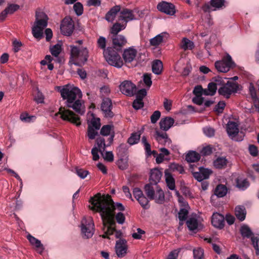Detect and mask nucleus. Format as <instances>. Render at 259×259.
<instances>
[{"instance_id": "obj_1", "label": "nucleus", "mask_w": 259, "mask_h": 259, "mask_svg": "<svg viewBox=\"0 0 259 259\" xmlns=\"http://www.w3.org/2000/svg\"><path fill=\"white\" fill-rule=\"evenodd\" d=\"M61 97L63 100H66V107H61L59 111L55 115H60L62 119L69 121L76 126L81 124L80 117L68 108H72L76 113L82 115L84 111L82 110V104L81 100L77 99V98H81L82 94L80 90L77 87L66 84L63 87L60 91Z\"/></svg>"}, {"instance_id": "obj_2", "label": "nucleus", "mask_w": 259, "mask_h": 259, "mask_svg": "<svg viewBox=\"0 0 259 259\" xmlns=\"http://www.w3.org/2000/svg\"><path fill=\"white\" fill-rule=\"evenodd\" d=\"M90 202L92 205L91 209L100 213L101 219L106 218L110 225H115V210L124 211V206L121 203H114L110 195H101L97 193L91 198Z\"/></svg>"}, {"instance_id": "obj_3", "label": "nucleus", "mask_w": 259, "mask_h": 259, "mask_svg": "<svg viewBox=\"0 0 259 259\" xmlns=\"http://www.w3.org/2000/svg\"><path fill=\"white\" fill-rule=\"evenodd\" d=\"M70 58L69 64L82 66L88 61L89 51L85 47L71 46Z\"/></svg>"}, {"instance_id": "obj_4", "label": "nucleus", "mask_w": 259, "mask_h": 259, "mask_svg": "<svg viewBox=\"0 0 259 259\" xmlns=\"http://www.w3.org/2000/svg\"><path fill=\"white\" fill-rule=\"evenodd\" d=\"M35 21L32 28V32L34 37L38 38L42 36L43 30L48 25V16L43 12L36 11Z\"/></svg>"}, {"instance_id": "obj_5", "label": "nucleus", "mask_w": 259, "mask_h": 259, "mask_svg": "<svg viewBox=\"0 0 259 259\" xmlns=\"http://www.w3.org/2000/svg\"><path fill=\"white\" fill-rule=\"evenodd\" d=\"M117 51L112 47H108L104 51V56L109 64L117 68H121L123 64V61Z\"/></svg>"}, {"instance_id": "obj_6", "label": "nucleus", "mask_w": 259, "mask_h": 259, "mask_svg": "<svg viewBox=\"0 0 259 259\" xmlns=\"http://www.w3.org/2000/svg\"><path fill=\"white\" fill-rule=\"evenodd\" d=\"M216 69L221 72H227L230 69L236 66L235 62L232 60L230 55L227 54L224 56L222 60L217 61L214 63Z\"/></svg>"}, {"instance_id": "obj_7", "label": "nucleus", "mask_w": 259, "mask_h": 259, "mask_svg": "<svg viewBox=\"0 0 259 259\" xmlns=\"http://www.w3.org/2000/svg\"><path fill=\"white\" fill-rule=\"evenodd\" d=\"M240 232L243 238H250L252 245L255 250L256 253L258 254L259 252L258 244L259 242V238L257 237H254L253 236V233L247 225H243L241 226L240 229Z\"/></svg>"}, {"instance_id": "obj_8", "label": "nucleus", "mask_w": 259, "mask_h": 259, "mask_svg": "<svg viewBox=\"0 0 259 259\" xmlns=\"http://www.w3.org/2000/svg\"><path fill=\"white\" fill-rule=\"evenodd\" d=\"M238 90L239 84L237 83L228 81L218 90V93L226 99H229L232 93H237Z\"/></svg>"}, {"instance_id": "obj_9", "label": "nucleus", "mask_w": 259, "mask_h": 259, "mask_svg": "<svg viewBox=\"0 0 259 259\" xmlns=\"http://www.w3.org/2000/svg\"><path fill=\"white\" fill-rule=\"evenodd\" d=\"M60 29L63 35H71L74 29V23L72 18L69 17H65L62 21Z\"/></svg>"}, {"instance_id": "obj_10", "label": "nucleus", "mask_w": 259, "mask_h": 259, "mask_svg": "<svg viewBox=\"0 0 259 259\" xmlns=\"http://www.w3.org/2000/svg\"><path fill=\"white\" fill-rule=\"evenodd\" d=\"M94 224L91 218L84 219L81 222V232L87 238L92 237L94 234Z\"/></svg>"}, {"instance_id": "obj_11", "label": "nucleus", "mask_w": 259, "mask_h": 259, "mask_svg": "<svg viewBox=\"0 0 259 259\" xmlns=\"http://www.w3.org/2000/svg\"><path fill=\"white\" fill-rule=\"evenodd\" d=\"M121 93L127 96L132 97L134 95L136 91V86L131 81L125 80L119 86Z\"/></svg>"}, {"instance_id": "obj_12", "label": "nucleus", "mask_w": 259, "mask_h": 259, "mask_svg": "<svg viewBox=\"0 0 259 259\" xmlns=\"http://www.w3.org/2000/svg\"><path fill=\"white\" fill-rule=\"evenodd\" d=\"M157 10L167 15L172 16L176 13L175 5L166 1H162L157 5Z\"/></svg>"}, {"instance_id": "obj_13", "label": "nucleus", "mask_w": 259, "mask_h": 259, "mask_svg": "<svg viewBox=\"0 0 259 259\" xmlns=\"http://www.w3.org/2000/svg\"><path fill=\"white\" fill-rule=\"evenodd\" d=\"M113 46L111 47L117 51H121L122 48L126 44L127 40L122 35L111 36Z\"/></svg>"}, {"instance_id": "obj_14", "label": "nucleus", "mask_w": 259, "mask_h": 259, "mask_svg": "<svg viewBox=\"0 0 259 259\" xmlns=\"http://www.w3.org/2000/svg\"><path fill=\"white\" fill-rule=\"evenodd\" d=\"M135 19V15L133 14V12L132 10L123 8L119 11V15L118 17L117 21L121 22L123 21V23H125L126 25L127 23L131 20Z\"/></svg>"}, {"instance_id": "obj_15", "label": "nucleus", "mask_w": 259, "mask_h": 259, "mask_svg": "<svg viewBox=\"0 0 259 259\" xmlns=\"http://www.w3.org/2000/svg\"><path fill=\"white\" fill-rule=\"evenodd\" d=\"M127 242L126 240L119 239L116 241L115 244V251L119 257H124L127 253Z\"/></svg>"}, {"instance_id": "obj_16", "label": "nucleus", "mask_w": 259, "mask_h": 259, "mask_svg": "<svg viewBox=\"0 0 259 259\" xmlns=\"http://www.w3.org/2000/svg\"><path fill=\"white\" fill-rule=\"evenodd\" d=\"M101 108L106 117L112 118L114 116V114L111 111L112 103L110 99L108 98L104 99Z\"/></svg>"}, {"instance_id": "obj_17", "label": "nucleus", "mask_w": 259, "mask_h": 259, "mask_svg": "<svg viewBox=\"0 0 259 259\" xmlns=\"http://www.w3.org/2000/svg\"><path fill=\"white\" fill-rule=\"evenodd\" d=\"M137 53V51L132 48L125 49L122 53V58L124 63L127 64L136 60Z\"/></svg>"}, {"instance_id": "obj_18", "label": "nucleus", "mask_w": 259, "mask_h": 259, "mask_svg": "<svg viewBox=\"0 0 259 259\" xmlns=\"http://www.w3.org/2000/svg\"><path fill=\"white\" fill-rule=\"evenodd\" d=\"M103 221V230L104 231V234L101 235L103 238H109L108 236L112 235L115 231V225H110L106 218L102 219Z\"/></svg>"}, {"instance_id": "obj_19", "label": "nucleus", "mask_w": 259, "mask_h": 259, "mask_svg": "<svg viewBox=\"0 0 259 259\" xmlns=\"http://www.w3.org/2000/svg\"><path fill=\"white\" fill-rule=\"evenodd\" d=\"M211 224L215 228L222 229L225 226V218L223 215L215 212L211 218Z\"/></svg>"}, {"instance_id": "obj_20", "label": "nucleus", "mask_w": 259, "mask_h": 259, "mask_svg": "<svg viewBox=\"0 0 259 259\" xmlns=\"http://www.w3.org/2000/svg\"><path fill=\"white\" fill-rule=\"evenodd\" d=\"M174 119L170 117L162 118L159 122L160 128L164 131H168L174 124Z\"/></svg>"}, {"instance_id": "obj_21", "label": "nucleus", "mask_w": 259, "mask_h": 259, "mask_svg": "<svg viewBox=\"0 0 259 259\" xmlns=\"http://www.w3.org/2000/svg\"><path fill=\"white\" fill-rule=\"evenodd\" d=\"M120 6L119 5H116L110 9V10L106 13L105 19L109 22H113L114 19L120 10Z\"/></svg>"}, {"instance_id": "obj_22", "label": "nucleus", "mask_w": 259, "mask_h": 259, "mask_svg": "<svg viewBox=\"0 0 259 259\" xmlns=\"http://www.w3.org/2000/svg\"><path fill=\"white\" fill-rule=\"evenodd\" d=\"M126 26L125 23H120V22L115 23L110 29V33L111 34V36L119 35V34H118V33L121 30H124Z\"/></svg>"}, {"instance_id": "obj_23", "label": "nucleus", "mask_w": 259, "mask_h": 259, "mask_svg": "<svg viewBox=\"0 0 259 259\" xmlns=\"http://www.w3.org/2000/svg\"><path fill=\"white\" fill-rule=\"evenodd\" d=\"M227 132L232 139L235 138L239 133L237 124L234 121L229 122L227 125Z\"/></svg>"}, {"instance_id": "obj_24", "label": "nucleus", "mask_w": 259, "mask_h": 259, "mask_svg": "<svg viewBox=\"0 0 259 259\" xmlns=\"http://www.w3.org/2000/svg\"><path fill=\"white\" fill-rule=\"evenodd\" d=\"M155 138L158 143L161 145H165L166 143L171 142L170 139L168 138V135L166 133H161L156 131Z\"/></svg>"}, {"instance_id": "obj_25", "label": "nucleus", "mask_w": 259, "mask_h": 259, "mask_svg": "<svg viewBox=\"0 0 259 259\" xmlns=\"http://www.w3.org/2000/svg\"><path fill=\"white\" fill-rule=\"evenodd\" d=\"M162 172L157 168L152 169L150 172L149 180L150 183L156 185L161 179Z\"/></svg>"}, {"instance_id": "obj_26", "label": "nucleus", "mask_w": 259, "mask_h": 259, "mask_svg": "<svg viewBox=\"0 0 259 259\" xmlns=\"http://www.w3.org/2000/svg\"><path fill=\"white\" fill-rule=\"evenodd\" d=\"M164 176L165 178V182L168 188L171 190H174L175 189V180L172 177L170 172L167 169L164 171Z\"/></svg>"}, {"instance_id": "obj_27", "label": "nucleus", "mask_w": 259, "mask_h": 259, "mask_svg": "<svg viewBox=\"0 0 259 259\" xmlns=\"http://www.w3.org/2000/svg\"><path fill=\"white\" fill-rule=\"evenodd\" d=\"M27 238L30 243L32 245H34L35 247L37 248L38 252L41 254L43 252L44 248L42 244L40 242V241L30 234L27 236Z\"/></svg>"}, {"instance_id": "obj_28", "label": "nucleus", "mask_w": 259, "mask_h": 259, "mask_svg": "<svg viewBox=\"0 0 259 259\" xmlns=\"http://www.w3.org/2000/svg\"><path fill=\"white\" fill-rule=\"evenodd\" d=\"M235 214L236 218L240 221L245 220L246 214V211L244 206L238 205L235 207Z\"/></svg>"}, {"instance_id": "obj_29", "label": "nucleus", "mask_w": 259, "mask_h": 259, "mask_svg": "<svg viewBox=\"0 0 259 259\" xmlns=\"http://www.w3.org/2000/svg\"><path fill=\"white\" fill-rule=\"evenodd\" d=\"M228 190L227 187L225 185L219 184L215 188L214 194L218 197H223L226 195Z\"/></svg>"}, {"instance_id": "obj_30", "label": "nucleus", "mask_w": 259, "mask_h": 259, "mask_svg": "<svg viewBox=\"0 0 259 259\" xmlns=\"http://www.w3.org/2000/svg\"><path fill=\"white\" fill-rule=\"evenodd\" d=\"M210 4L212 8V11L223 9L226 7L225 0H210Z\"/></svg>"}, {"instance_id": "obj_31", "label": "nucleus", "mask_w": 259, "mask_h": 259, "mask_svg": "<svg viewBox=\"0 0 259 259\" xmlns=\"http://www.w3.org/2000/svg\"><path fill=\"white\" fill-rule=\"evenodd\" d=\"M228 160L225 157H218L214 161V166L218 169H223L226 167Z\"/></svg>"}, {"instance_id": "obj_32", "label": "nucleus", "mask_w": 259, "mask_h": 259, "mask_svg": "<svg viewBox=\"0 0 259 259\" xmlns=\"http://www.w3.org/2000/svg\"><path fill=\"white\" fill-rule=\"evenodd\" d=\"M152 69L154 73L157 75L160 74L163 70L162 62L159 60H154L152 63Z\"/></svg>"}, {"instance_id": "obj_33", "label": "nucleus", "mask_w": 259, "mask_h": 259, "mask_svg": "<svg viewBox=\"0 0 259 259\" xmlns=\"http://www.w3.org/2000/svg\"><path fill=\"white\" fill-rule=\"evenodd\" d=\"M200 158V154L195 151H190L186 155V160L189 163L197 162Z\"/></svg>"}, {"instance_id": "obj_34", "label": "nucleus", "mask_w": 259, "mask_h": 259, "mask_svg": "<svg viewBox=\"0 0 259 259\" xmlns=\"http://www.w3.org/2000/svg\"><path fill=\"white\" fill-rule=\"evenodd\" d=\"M167 33L165 32L158 34L150 40V45L155 47L158 46L163 41L164 37H165Z\"/></svg>"}, {"instance_id": "obj_35", "label": "nucleus", "mask_w": 259, "mask_h": 259, "mask_svg": "<svg viewBox=\"0 0 259 259\" xmlns=\"http://www.w3.org/2000/svg\"><path fill=\"white\" fill-rule=\"evenodd\" d=\"M127 144L122 143L116 149L117 154L120 158H123L127 155Z\"/></svg>"}, {"instance_id": "obj_36", "label": "nucleus", "mask_w": 259, "mask_h": 259, "mask_svg": "<svg viewBox=\"0 0 259 259\" xmlns=\"http://www.w3.org/2000/svg\"><path fill=\"white\" fill-rule=\"evenodd\" d=\"M152 183L147 184L145 186L144 190L147 197L150 200H153L155 198V190Z\"/></svg>"}, {"instance_id": "obj_37", "label": "nucleus", "mask_w": 259, "mask_h": 259, "mask_svg": "<svg viewBox=\"0 0 259 259\" xmlns=\"http://www.w3.org/2000/svg\"><path fill=\"white\" fill-rule=\"evenodd\" d=\"M114 132V126L111 124L104 125L100 130V134L103 136H107L111 135Z\"/></svg>"}, {"instance_id": "obj_38", "label": "nucleus", "mask_w": 259, "mask_h": 259, "mask_svg": "<svg viewBox=\"0 0 259 259\" xmlns=\"http://www.w3.org/2000/svg\"><path fill=\"white\" fill-rule=\"evenodd\" d=\"M154 199H155V202L157 203L162 204L163 203L164 201V194L161 188H158L156 190Z\"/></svg>"}, {"instance_id": "obj_39", "label": "nucleus", "mask_w": 259, "mask_h": 259, "mask_svg": "<svg viewBox=\"0 0 259 259\" xmlns=\"http://www.w3.org/2000/svg\"><path fill=\"white\" fill-rule=\"evenodd\" d=\"M96 143L99 149V152L103 156V152L105 150L107 145L105 143V139L102 137H98L96 140Z\"/></svg>"}, {"instance_id": "obj_40", "label": "nucleus", "mask_w": 259, "mask_h": 259, "mask_svg": "<svg viewBox=\"0 0 259 259\" xmlns=\"http://www.w3.org/2000/svg\"><path fill=\"white\" fill-rule=\"evenodd\" d=\"M182 48L184 50H191L194 48V44L193 41L190 40L187 38H184L182 41Z\"/></svg>"}, {"instance_id": "obj_41", "label": "nucleus", "mask_w": 259, "mask_h": 259, "mask_svg": "<svg viewBox=\"0 0 259 259\" xmlns=\"http://www.w3.org/2000/svg\"><path fill=\"white\" fill-rule=\"evenodd\" d=\"M186 224L188 229L190 231H194L198 227L197 220L194 218H190L186 222Z\"/></svg>"}, {"instance_id": "obj_42", "label": "nucleus", "mask_w": 259, "mask_h": 259, "mask_svg": "<svg viewBox=\"0 0 259 259\" xmlns=\"http://www.w3.org/2000/svg\"><path fill=\"white\" fill-rule=\"evenodd\" d=\"M236 185L239 189L244 190L248 187L249 184L247 179H237Z\"/></svg>"}, {"instance_id": "obj_43", "label": "nucleus", "mask_w": 259, "mask_h": 259, "mask_svg": "<svg viewBox=\"0 0 259 259\" xmlns=\"http://www.w3.org/2000/svg\"><path fill=\"white\" fill-rule=\"evenodd\" d=\"M140 135L137 133H133L131 137L128 139L127 142L131 145H133L138 143L140 140Z\"/></svg>"}, {"instance_id": "obj_44", "label": "nucleus", "mask_w": 259, "mask_h": 259, "mask_svg": "<svg viewBox=\"0 0 259 259\" xmlns=\"http://www.w3.org/2000/svg\"><path fill=\"white\" fill-rule=\"evenodd\" d=\"M62 51L61 46L58 44L50 48V52L52 55L55 57H58Z\"/></svg>"}, {"instance_id": "obj_45", "label": "nucleus", "mask_w": 259, "mask_h": 259, "mask_svg": "<svg viewBox=\"0 0 259 259\" xmlns=\"http://www.w3.org/2000/svg\"><path fill=\"white\" fill-rule=\"evenodd\" d=\"M141 206L145 209H147L149 208V201L148 199L143 195L142 197H140L139 199H138L137 200Z\"/></svg>"}, {"instance_id": "obj_46", "label": "nucleus", "mask_w": 259, "mask_h": 259, "mask_svg": "<svg viewBox=\"0 0 259 259\" xmlns=\"http://www.w3.org/2000/svg\"><path fill=\"white\" fill-rule=\"evenodd\" d=\"M73 10L77 16H80L83 12V5L80 2L76 3L73 6Z\"/></svg>"}, {"instance_id": "obj_47", "label": "nucleus", "mask_w": 259, "mask_h": 259, "mask_svg": "<svg viewBox=\"0 0 259 259\" xmlns=\"http://www.w3.org/2000/svg\"><path fill=\"white\" fill-rule=\"evenodd\" d=\"M204 255V250L201 248L193 250V257L194 259H202Z\"/></svg>"}, {"instance_id": "obj_48", "label": "nucleus", "mask_w": 259, "mask_h": 259, "mask_svg": "<svg viewBox=\"0 0 259 259\" xmlns=\"http://www.w3.org/2000/svg\"><path fill=\"white\" fill-rule=\"evenodd\" d=\"M96 130L93 128L91 125H88V136L90 139L93 140L95 138L96 136L98 135V133Z\"/></svg>"}, {"instance_id": "obj_49", "label": "nucleus", "mask_w": 259, "mask_h": 259, "mask_svg": "<svg viewBox=\"0 0 259 259\" xmlns=\"http://www.w3.org/2000/svg\"><path fill=\"white\" fill-rule=\"evenodd\" d=\"M188 211L185 208H181L179 212V219L180 221H185L188 217Z\"/></svg>"}, {"instance_id": "obj_50", "label": "nucleus", "mask_w": 259, "mask_h": 259, "mask_svg": "<svg viewBox=\"0 0 259 259\" xmlns=\"http://www.w3.org/2000/svg\"><path fill=\"white\" fill-rule=\"evenodd\" d=\"M169 167L172 170L177 171L180 174H183L185 172L183 167L181 165L177 163H171Z\"/></svg>"}, {"instance_id": "obj_51", "label": "nucleus", "mask_w": 259, "mask_h": 259, "mask_svg": "<svg viewBox=\"0 0 259 259\" xmlns=\"http://www.w3.org/2000/svg\"><path fill=\"white\" fill-rule=\"evenodd\" d=\"M35 116H30L27 113H22L20 115V119L25 122H30L35 119Z\"/></svg>"}, {"instance_id": "obj_52", "label": "nucleus", "mask_w": 259, "mask_h": 259, "mask_svg": "<svg viewBox=\"0 0 259 259\" xmlns=\"http://www.w3.org/2000/svg\"><path fill=\"white\" fill-rule=\"evenodd\" d=\"M143 81L146 85L149 88L152 83L151 80V74L147 73H145L143 75Z\"/></svg>"}, {"instance_id": "obj_53", "label": "nucleus", "mask_w": 259, "mask_h": 259, "mask_svg": "<svg viewBox=\"0 0 259 259\" xmlns=\"http://www.w3.org/2000/svg\"><path fill=\"white\" fill-rule=\"evenodd\" d=\"M90 125L95 130H99L101 126L100 119L99 118H93L91 121Z\"/></svg>"}, {"instance_id": "obj_54", "label": "nucleus", "mask_w": 259, "mask_h": 259, "mask_svg": "<svg viewBox=\"0 0 259 259\" xmlns=\"http://www.w3.org/2000/svg\"><path fill=\"white\" fill-rule=\"evenodd\" d=\"M34 99L37 103H42L44 102V97L42 93L37 90L34 95Z\"/></svg>"}, {"instance_id": "obj_55", "label": "nucleus", "mask_w": 259, "mask_h": 259, "mask_svg": "<svg viewBox=\"0 0 259 259\" xmlns=\"http://www.w3.org/2000/svg\"><path fill=\"white\" fill-rule=\"evenodd\" d=\"M226 106L224 101H220L214 107V111L218 113H222Z\"/></svg>"}, {"instance_id": "obj_56", "label": "nucleus", "mask_w": 259, "mask_h": 259, "mask_svg": "<svg viewBox=\"0 0 259 259\" xmlns=\"http://www.w3.org/2000/svg\"><path fill=\"white\" fill-rule=\"evenodd\" d=\"M147 95V91L145 89L139 90L136 94V99L139 101H143L144 98Z\"/></svg>"}, {"instance_id": "obj_57", "label": "nucleus", "mask_w": 259, "mask_h": 259, "mask_svg": "<svg viewBox=\"0 0 259 259\" xmlns=\"http://www.w3.org/2000/svg\"><path fill=\"white\" fill-rule=\"evenodd\" d=\"M119 224H123L125 220V217L124 214L121 212L115 214V220Z\"/></svg>"}, {"instance_id": "obj_58", "label": "nucleus", "mask_w": 259, "mask_h": 259, "mask_svg": "<svg viewBox=\"0 0 259 259\" xmlns=\"http://www.w3.org/2000/svg\"><path fill=\"white\" fill-rule=\"evenodd\" d=\"M76 173L81 179H84L89 174V171L84 169L76 168Z\"/></svg>"}, {"instance_id": "obj_59", "label": "nucleus", "mask_w": 259, "mask_h": 259, "mask_svg": "<svg viewBox=\"0 0 259 259\" xmlns=\"http://www.w3.org/2000/svg\"><path fill=\"white\" fill-rule=\"evenodd\" d=\"M180 251L181 248L171 251L168 255L166 259H177Z\"/></svg>"}, {"instance_id": "obj_60", "label": "nucleus", "mask_w": 259, "mask_h": 259, "mask_svg": "<svg viewBox=\"0 0 259 259\" xmlns=\"http://www.w3.org/2000/svg\"><path fill=\"white\" fill-rule=\"evenodd\" d=\"M161 113L159 111L156 110L153 112L151 116V121L152 123H156L160 117Z\"/></svg>"}, {"instance_id": "obj_61", "label": "nucleus", "mask_w": 259, "mask_h": 259, "mask_svg": "<svg viewBox=\"0 0 259 259\" xmlns=\"http://www.w3.org/2000/svg\"><path fill=\"white\" fill-rule=\"evenodd\" d=\"M204 134L208 137H213L214 135V130L210 127H205L203 129Z\"/></svg>"}, {"instance_id": "obj_62", "label": "nucleus", "mask_w": 259, "mask_h": 259, "mask_svg": "<svg viewBox=\"0 0 259 259\" xmlns=\"http://www.w3.org/2000/svg\"><path fill=\"white\" fill-rule=\"evenodd\" d=\"M207 89L210 92V96H213L216 93L217 90V86L216 85V84L212 81L208 83Z\"/></svg>"}, {"instance_id": "obj_63", "label": "nucleus", "mask_w": 259, "mask_h": 259, "mask_svg": "<svg viewBox=\"0 0 259 259\" xmlns=\"http://www.w3.org/2000/svg\"><path fill=\"white\" fill-rule=\"evenodd\" d=\"M19 8V6L17 4H10L6 9L9 14H13Z\"/></svg>"}, {"instance_id": "obj_64", "label": "nucleus", "mask_w": 259, "mask_h": 259, "mask_svg": "<svg viewBox=\"0 0 259 259\" xmlns=\"http://www.w3.org/2000/svg\"><path fill=\"white\" fill-rule=\"evenodd\" d=\"M117 165L119 168L121 170L126 169L128 166L126 161L123 158H120V159L117 161Z\"/></svg>"}]
</instances>
